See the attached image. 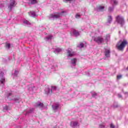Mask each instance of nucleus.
<instances>
[{"label":"nucleus","instance_id":"obj_1","mask_svg":"<svg viewBox=\"0 0 128 128\" xmlns=\"http://www.w3.org/2000/svg\"><path fill=\"white\" fill-rule=\"evenodd\" d=\"M128 44V41L124 40L122 42V40H120L118 42V43L116 45V48L117 50H124V48H126V46Z\"/></svg>","mask_w":128,"mask_h":128},{"label":"nucleus","instance_id":"obj_2","mask_svg":"<svg viewBox=\"0 0 128 128\" xmlns=\"http://www.w3.org/2000/svg\"><path fill=\"white\" fill-rule=\"evenodd\" d=\"M64 12H60L58 13H54L50 14L49 16V19L50 20H54V18H60V16H62V14Z\"/></svg>","mask_w":128,"mask_h":128},{"label":"nucleus","instance_id":"obj_3","mask_svg":"<svg viewBox=\"0 0 128 128\" xmlns=\"http://www.w3.org/2000/svg\"><path fill=\"white\" fill-rule=\"evenodd\" d=\"M4 72H6L5 70L0 72V86H2L4 85V82H6V78L4 77Z\"/></svg>","mask_w":128,"mask_h":128},{"label":"nucleus","instance_id":"obj_4","mask_svg":"<svg viewBox=\"0 0 128 128\" xmlns=\"http://www.w3.org/2000/svg\"><path fill=\"white\" fill-rule=\"evenodd\" d=\"M110 2L112 6H110L108 8V10L110 12H114V6H117L118 2V0H110Z\"/></svg>","mask_w":128,"mask_h":128},{"label":"nucleus","instance_id":"obj_5","mask_svg":"<svg viewBox=\"0 0 128 128\" xmlns=\"http://www.w3.org/2000/svg\"><path fill=\"white\" fill-rule=\"evenodd\" d=\"M16 6V2L14 0H10V3L8 5V8L10 10H12L14 6Z\"/></svg>","mask_w":128,"mask_h":128},{"label":"nucleus","instance_id":"obj_6","mask_svg":"<svg viewBox=\"0 0 128 128\" xmlns=\"http://www.w3.org/2000/svg\"><path fill=\"white\" fill-rule=\"evenodd\" d=\"M92 40L97 44H102L104 42V40L102 36L92 37Z\"/></svg>","mask_w":128,"mask_h":128},{"label":"nucleus","instance_id":"obj_7","mask_svg":"<svg viewBox=\"0 0 128 128\" xmlns=\"http://www.w3.org/2000/svg\"><path fill=\"white\" fill-rule=\"evenodd\" d=\"M116 22L118 24H120L122 26H124V18L122 16H118L116 17Z\"/></svg>","mask_w":128,"mask_h":128},{"label":"nucleus","instance_id":"obj_8","mask_svg":"<svg viewBox=\"0 0 128 128\" xmlns=\"http://www.w3.org/2000/svg\"><path fill=\"white\" fill-rule=\"evenodd\" d=\"M76 56V52H73L72 50L70 48H68L67 50V56L68 57H72Z\"/></svg>","mask_w":128,"mask_h":128},{"label":"nucleus","instance_id":"obj_9","mask_svg":"<svg viewBox=\"0 0 128 128\" xmlns=\"http://www.w3.org/2000/svg\"><path fill=\"white\" fill-rule=\"evenodd\" d=\"M70 126L72 128H76L80 126V124L77 121H72L70 123Z\"/></svg>","mask_w":128,"mask_h":128},{"label":"nucleus","instance_id":"obj_10","mask_svg":"<svg viewBox=\"0 0 128 128\" xmlns=\"http://www.w3.org/2000/svg\"><path fill=\"white\" fill-rule=\"evenodd\" d=\"M52 108L54 112H56L60 108V104H56L52 106Z\"/></svg>","mask_w":128,"mask_h":128},{"label":"nucleus","instance_id":"obj_11","mask_svg":"<svg viewBox=\"0 0 128 128\" xmlns=\"http://www.w3.org/2000/svg\"><path fill=\"white\" fill-rule=\"evenodd\" d=\"M104 10V6H100L95 8V10L96 12H102Z\"/></svg>","mask_w":128,"mask_h":128},{"label":"nucleus","instance_id":"obj_12","mask_svg":"<svg viewBox=\"0 0 128 128\" xmlns=\"http://www.w3.org/2000/svg\"><path fill=\"white\" fill-rule=\"evenodd\" d=\"M110 49H105V56L106 58L110 57Z\"/></svg>","mask_w":128,"mask_h":128},{"label":"nucleus","instance_id":"obj_13","mask_svg":"<svg viewBox=\"0 0 128 128\" xmlns=\"http://www.w3.org/2000/svg\"><path fill=\"white\" fill-rule=\"evenodd\" d=\"M36 106L40 108H41V110H43L44 109V104H42L40 102H38L36 104Z\"/></svg>","mask_w":128,"mask_h":128},{"label":"nucleus","instance_id":"obj_14","mask_svg":"<svg viewBox=\"0 0 128 128\" xmlns=\"http://www.w3.org/2000/svg\"><path fill=\"white\" fill-rule=\"evenodd\" d=\"M72 32L74 36H80V32L76 30H73Z\"/></svg>","mask_w":128,"mask_h":128},{"label":"nucleus","instance_id":"obj_15","mask_svg":"<svg viewBox=\"0 0 128 128\" xmlns=\"http://www.w3.org/2000/svg\"><path fill=\"white\" fill-rule=\"evenodd\" d=\"M28 14L30 16H32V18H36V12L34 11H31L29 12Z\"/></svg>","mask_w":128,"mask_h":128},{"label":"nucleus","instance_id":"obj_16","mask_svg":"<svg viewBox=\"0 0 128 128\" xmlns=\"http://www.w3.org/2000/svg\"><path fill=\"white\" fill-rule=\"evenodd\" d=\"M76 62H77L76 58H74L72 59L70 62L71 64L74 66H76Z\"/></svg>","mask_w":128,"mask_h":128},{"label":"nucleus","instance_id":"obj_17","mask_svg":"<svg viewBox=\"0 0 128 128\" xmlns=\"http://www.w3.org/2000/svg\"><path fill=\"white\" fill-rule=\"evenodd\" d=\"M45 93L46 94H52V91L50 89V88H46L45 89Z\"/></svg>","mask_w":128,"mask_h":128},{"label":"nucleus","instance_id":"obj_18","mask_svg":"<svg viewBox=\"0 0 128 128\" xmlns=\"http://www.w3.org/2000/svg\"><path fill=\"white\" fill-rule=\"evenodd\" d=\"M29 2H30L31 4H36L38 2V0H29Z\"/></svg>","mask_w":128,"mask_h":128},{"label":"nucleus","instance_id":"obj_19","mask_svg":"<svg viewBox=\"0 0 128 128\" xmlns=\"http://www.w3.org/2000/svg\"><path fill=\"white\" fill-rule=\"evenodd\" d=\"M23 22L26 26H30V24H32V23H30V22L28 20H24L23 21Z\"/></svg>","mask_w":128,"mask_h":128},{"label":"nucleus","instance_id":"obj_20","mask_svg":"<svg viewBox=\"0 0 128 128\" xmlns=\"http://www.w3.org/2000/svg\"><path fill=\"white\" fill-rule=\"evenodd\" d=\"M112 20V16H108L107 24H111Z\"/></svg>","mask_w":128,"mask_h":128},{"label":"nucleus","instance_id":"obj_21","mask_svg":"<svg viewBox=\"0 0 128 128\" xmlns=\"http://www.w3.org/2000/svg\"><path fill=\"white\" fill-rule=\"evenodd\" d=\"M52 38V36L49 35L47 37L45 38V40H50Z\"/></svg>","mask_w":128,"mask_h":128},{"label":"nucleus","instance_id":"obj_22","mask_svg":"<svg viewBox=\"0 0 128 128\" xmlns=\"http://www.w3.org/2000/svg\"><path fill=\"white\" fill-rule=\"evenodd\" d=\"M62 52V48H58L55 50L54 52L55 54H58V52Z\"/></svg>","mask_w":128,"mask_h":128},{"label":"nucleus","instance_id":"obj_23","mask_svg":"<svg viewBox=\"0 0 128 128\" xmlns=\"http://www.w3.org/2000/svg\"><path fill=\"white\" fill-rule=\"evenodd\" d=\"M54 90H56V86H51V92L52 93V92H54Z\"/></svg>","mask_w":128,"mask_h":128},{"label":"nucleus","instance_id":"obj_24","mask_svg":"<svg viewBox=\"0 0 128 128\" xmlns=\"http://www.w3.org/2000/svg\"><path fill=\"white\" fill-rule=\"evenodd\" d=\"M110 38V34L106 35L105 38L106 42H108Z\"/></svg>","mask_w":128,"mask_h":128},{"label":"nucleus","instance_id":"obj_25","mask_svg":"<svg viewBox=\"0 0 128 128\" xmlns=\"http://www.w3.org/2000/svg\"><path fill=\"white\" fill-rule=\"evenodd\" d=\"M6 48H8V50H10V43H6Z\"/></svg>","mask_w":128,"mask_h":128},{"label":"nucleus","instance_id":"obj_26","mask_svg":"<svg viewBox=\"0 0 128 128\" xmlns=\"http://www.w3.org/2000/svg\"><path fill=\"white\" fill-rule=\"evenodd\" d=\"M29 90L30 92H36V87L34 86L30 88Z\"/></svg>","mask_w":128,"mask_h":128},{"label":"nucleus","instance_id":"obj_27","mask_svg":"<svg viewBox=\"0 0 128 128\" xmlns=\"http://www.w3.org/2000/svg\"><path fill=\"white\" fill-rule=\"evenodd\" d=\"M18 72L16 70H15L14 73L12 74V76H18Z\"/></svg>","mask_w":128,"mask_h":128},{"label":"nucleus","instance_id":"obj_28","mask_svg":"<svg viewBox=\"0 0 128 128\" xmlns=\"http://www.w3.org/2000/svg\"><path fill=\"white\" fill-rule=\"evenodd\" d=\"M3 6H4V2H0V8H3Z\"/></svg>","mask_w":128,"mask_h":128},{"label":"nucleus","instance_id":"obj_29","mask_svg":"<svg viewBox=\"0 0 128 128\" xmlns=\"http://www.w3.org/2000/svg\"><path fill=\"white\" fill-rule=\"evenodd\" d=\"M3 110H8V106H4V108H3Z\"/></svg>","mask_w":128,"mask_h":128},{"label":"nucleus","instance_id":"obj_30","mask_svg":"<svg viewBox=\"0 0 128 128\" xmlns=\"http://www.w3.org/2000/svg\"><path fill=\"white\" fill-rule=\"evenodd\" d=\"M34 112V108H32L31 109H30L29 112H27L26 114H30V112Z\"/></svg>","mask_w":128,"mask_h":128},{"label":"nucleus","instance_id":"obj_31","mask_svg":"<svg viewBox=\"0 0 128 128\" xmlns=\"http://www.w3.org/2000/svg\"><path fill=\"white\" fill-rule=\"evenodd\" d=\"M96 96H97L96 93V92H94L93 93H92V96L93 98H96Z\"/></svg>","mask_w":128,"mask_h":128},{"label":"nucleus","instance_id":"obj_32","mask_svg":"<svg viewBox=\"0 0 128 128\" xmlns=\"http://www.w3.org/2000/svg\"><path fill=\"white\" fill-rule=\"evenodd\" d=\"M78 48H84V44L82 43H81L80 44L79 46H78Z\"/></svg>","mask_w":128,"mask_h":128},{"label":"nucleus","instance_id":"obj_33","mask_svg":"<svg viewBox=\"0 0 128 128\" xmlns=\"http://www.w3.org/2000/svg\"><path fill=\"white\" fill-rule=\"evenodd\" d=\"M98 128H104V125L103 124H100Z\"/></svg>","mask_w":128,"mask_h":128},{"label":"nucleus","instance_id":"obj_34","mask_svg":"<svg viewBox=\"0 0 128 128\" xmlns=\"http://www.w3.org/2000/svg\"><path fill=\"white\" fill-rule=\"evenodd\" d=\"M75 18H80V15L79 14H76L75 16Z\"/></svg>","mask_w":128,"mask_h":128},{"label":"nucleus","instance_id":"obj_35","mask_svg":"<svg viewBox=\"0 0 128 128\" xmlns=\"http://www.w3.org/2000/svg\"><path fill=\"white\" fill-rule=\"evenodd\" d=\"M122 76L118 75V76H117V79L118 80H120V78H122Z\"/></svg>","mask_w":128,"mask_h":128},{"label":"nucleus","instance_id":"obj_36","mask_svg":"<svg viewBox=\"0 0 128 128\" xmlns=\"http://www.w3.org/2000/svg\"><path fill=\"white\" fill-rule=\"evenodd\" d=\"M110 128H114V124H110Z\"/></svg>","mask_w":128,"mask_h":128},{"label":"nucleus","instance_id":"obj_37","mask_svg":"<svg viewBox=\"0 0 128 128\" xmlns=\"http://www.w3.org/2000/svg\"><path fill=\"white\" fill-rule=\"evenodd\" d=\"M118 98H120L122 97L120 94H118Z\"/></svg>","mask_w":128,"mask_h":128},{"label":"nucleus","instance_id":"obj_38","mask_svg":"<svg viewBox=\"0 0 128 128\" xmlns=\"http://www.w3.org/2000/svg\"><path fill=\"white\" fill-rule=\"evenodd\" d=\"M18 100H20V99H18V98H15L14 99V101L15 102H18Z\"/></svg>","mask_w":128,"mask_h":128},{"label":"nucleus","instance_id":"obj_39","mask_svg":"<svg viewBox=\"0 0 128 128\" xmlns=\"http://www.w3.org/2000/svg\"><path fill=\"white\" fill-rule=\"evenodd\" d=\"M113 107L114 108H118V105L117 104H116V106L114 105Z\"/></svg>","mask_w":128,"mask_h":128},{"label":"nucleus","instance_id":"obj_40","mask_svg":"<svg viewBox=\"0 0 128 128\" xmlns=\"http://www.w3.org/2000/svg\"><path fill=\"white\" fill-rule=\"evenodd\" d=\"M8 96H12V93H9L8 94Z\"/></svg>","mask_w":128,"mask_h":128},{"label":"nucleus","instance_id":"obj_41","mask_svg":"<svg viewBox=\"0 0 128 128\" xmlns=\"http://www.w3.org/2000/svg\"><path fill=\"white\" fill-rule=\"evenodd\" d=\"M125 94H128V92H125Z\"/></svg>","mask_w":128,"mask_h":128}]
</instances>
